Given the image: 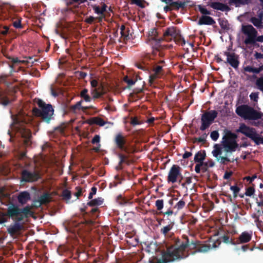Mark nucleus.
Segmentation results:
<instances>
[{"instance_id": "f257e3e1", "label": "nucleus", "mask_w": 263, "mask_h": 263, "mask_svg": "<svg viewBox=\"0 0 263 263\" xmlns=\"http://www.w3.org/2000/svg\"><path fill=\"white\" fill-rule=\"evenodd\" d=\"M183 241L180 239H175L174 244L166 247V250L162 252V258L157 261L149 260V263H168L177 260L184 259L189 256L188 253L185 254V250H196L200 245L199 240H190L187 236H182Z\"/></svg>"}, {"instance_id": "f03ea898", "label": "nucleus", "mask_w": 263, "mask_h": 263, "mask_svg": "<svg viewBox=\"0 0 263 263\" xmlns=\"http://www.w3.org/2000/svg\"><path fill=\"white\" fill-rule=\"evenodd\" d=\"M33 212L31 211V206H25L23 208H20L16 216L12 219L14 221L7 228V232L13 239H17L22 234L24 230V222L22 221L25 218L32 216Z\"/></svg>"}, {"instance_id": "7ed1b4c3", "label": "nucleus", "mask_w": 263, "mask_h": 263, "mask_svg": "<svg viewBox=\"0 0 263 263\" xmlns=\"http://www.w3.org/2000/svg\"><path fill=\"white\" fill-rule=\"evenodd\" d=\"M13 122L11 128L20 133L23 138V144L28 147L31 145L32 134L30 130L26 127V125L29 123V117L23 114H19L12 118Z\"/></svg>"}, {"instance_id": "20e7f679", "label": "nucleus", "mask_w": 263, "mask_h": 263, "mask_svg": "<svg viewBox=\"0 0 263 263\" xmlns=\"http://www.w3.org/2000/svg\"><path fill=\"white\" fill-rule=\"evenodd\" d=\"M36 103L40 108H34L32 110L33 114L41 118L46 123H50L51 120L53 119L54 109L52 106L50 104H46L41 99H38Z\"/></svg>"}, {"instance_id": "39448f33", "label": "nucleus", "mask_w": 263, "mask_h": 263, "mask_svg": "<svg viewBox=\"0 0 263 263\" xmlns=\"http://www.w3.org/2000/svg\"><path fill=\"white\" fill-rule=\"evenodd\" d=\"M224 133L225 135L221 142L224 151L227 153L235 152L239 146V144L236 141L237 135L227 129L224 130Z\"/></svg>"}, {"instance_id": "423d86ee", "label": "nucleus", "mask_w": 263, "mask_h": 263, "mask_svg": "<svg viewBox=\"0 0 263 263\" xmlns=\"http://www.w3.org/2000/svg\"><path fill=\"white\" fill-rule=\"evenodd\" d=\"M241 31L246 35L244 43L247 45L256 46V42L263 43V35L257 36V31L251 25H242Z\"/></svg>"}, {"instance_id": "0eeeda50", "label": "nucleus", "mask_w": 263, "mask_h": 263, "mask_svg": "<svg viewBox=\"0 0 263 263\" xmlns=\"http://www.w3.org/2000/svg\"><path fill=\"white\" fill-rule=\"evenodd\" d=\"M236 113L245 119L256 120L261 119L263 114L247 105H241L236 108Z\"/></svg>"}, {"instance_id": "6e6552de", "label": "nucleus", "mask_w": 263, "mask_h": 263, "mask_svg": "<svg viewBox=\"0 0 263 263\" xmlns=\"http://www.w3.org/2000/svg\"><path fill=\"white\" fill-rule=\"evenodd\" d=\"M236 132L245 135L254 142L257 145L260 144H263V136L258 134L253 127H251L244 123H242L240 125L239 128L236 130Z\"/></svg>"}, {"instance_id": "1a4fd4ad", "label": "nucleus", "mask_w": 263, "mask_h": 263, "mask_svg": "<svg viewBox=\"0 0 263 263\" xmlns=\"http://www.w3.org/2000/svg\"><path fill=\"white\" fill-rule=\"evenodd\" d=\"M40 171L33 167L32 169L25 168L21 173V182L23 183H32L41 179Z\"/></svg>"}, {"instance_id": "9d476101", "label": "nucleus", "mask_w": 263, "mask_h": 263, "mask_svg": "<svg viewBox=\"0 0 263 263\" xmlns=\"http://www.w3.org/2000/svg\"><path fill=\"white\" fill-rule=\"evenodd\" d=\"M114 142L118 149L124 152L126 154L135 153L134 146L127 144L126 138L121 133L116 135L114 139Z\"/></svg>"}, {"instance_id": "9b49d317", "label": "nucleus", "mask_w": 263, "mask_h": 263, "mask_svg": "<svg viewBox=\"0 0 263 263\" xmlns=\"http://www.w3.org/2000/svg\"><path fill=\"white\" fill-rule=\"evenodd\" d=\"M217 115L218 112L215 110L205 111L201 115V125L200 127V129L203 131L208 128L217 118Z\"/></svg>"}, {"instance_id": "f8f14e48", "label": "nucleus", "mask_w": 263, "mask_h": 263, "mask_svg": "<svg viewBox=\"0 0 263 263\" xmlns=\"http://www.w3.org/2000/svg\"><path fill=\"white\" fill-rule=\"evenodd\" d=\"M158 34L157 30L156 28H152L149 31V40L154 41L155 43V45L153 46V54H156V51H159V55L162 57L163 54L162 52H160V50L163 49V46L160 45V43L161 41L165 40V38L161 37L157 39Z\"/></svg>"}, {"instance_id": "ddd939ff", "label": "nucleus", "mask_w": 263, "mask_h": 263, "mask_svg": "<svg viewBox=\"0 0 263 263\" xmlns=\"http://www.w3.org/2000/svg\"><path fill=\"white\" fill-rule=\"evenodd\" d=\"M19 210L20 208L18 205L13 203H10L8 206L6 212L0 213V224L7 222L8 220L6 217H8L11 219L13 218L15 216L17 215Z\"/></svg>"}, {"instance_id": "4468645a", "label": "nucleus", "mask_w": 263, "mask_h": 263, "mask_svg": "<svg viewBox=\"0 0 263 263\" xmlns=\"http://www.w3.org/2000/svg\"><path fill=\"white\" fill-rule=\"evenodd\" d=\"M171 37L174 38V41L178 44L183 46L185 44V41L184 38L178 33L176 32L174 28H168L165 30L163 34V37L165 40H168L166 37Z\"/></svg>"}, {"instance_id": "2eb2a0df", "label": "nucleus", "mask_w": 263, "mask_h": 263, "mask_svg": "<svg viewBox=\"0 0 263 263\" xmlns=\"http://www.w3.org/2000/svg\"><path fill=\"white\" fill-rule=\"evenodd\" d=\"M181 168L178 165L174 164L171 167L167 176V181L173 183L177 181L178 178H180V182L183 177L181 173Z\"/></svg>"}, {"instance_id": "dca6fc26", "label": "nucleus", "mask_w": 263, "mask_h": 263, "mask_svg": "<svg viewBox=\"0 0 263 263\" xmlns=\"http://www.w3.org/2000/svg\"><path fill=\"white\" fill-rule=\"evenodd\" d=\"M153 64L151 65V70L153 73L151 74L149 77L148 83L150 86H152L155 80L161 78L163 74V65H154Z\"/></svg>"}, {"instance_id": "f3484780", "label": "nucleus", "mask_w": 263, "mask_h": 263, "mask_svg": "<svg viewBox=\"0 0 263 263\" xmlns=\"http://www.w3.org/2000/svg\"><path fill=\"white\" fill-rule=\"evenodd\" d=\"M214 149L212 153L216 160L219 161L221 164H226L228 162L231 161L230 159L227 156H221L222 153V147L219 144H215L214 145Z\"/></svg>"}, {"instance_id": "a211bd4d", "label": "nucleus", "mask_w": 263, "mask_h": 263, "mask_svg": "<svg viewBox=\"0 0 263 263\" xmlns=\"http://www.w3.org/2000/svg\"><path fill=\"white\" fill-rule=\"evenodd\" d=\"M256 61L253 62V64L258 66L254 67L252 66H243L242 72L246 74V72H252L255 74H258L263 70V60H255Z\"/></svg>"}, {"instance_id": "6ab92c4d", "label": "nucleus", "mask_w": 263, "mask_h": 263, "mask_svg": "<svg viewBox=\"0 0 263 263\" xmlns=\"http://www.w3.org/2000/svg\"><path fill=\"white\" fill-rule=\"evenodd\" d=\"M153 59L151 56L147 54L141 62H136L135 66L139 69L143 70L146 72H150L151 70V65L153 64L152 63Z\"/></svg>"}, {"instance_id": "aec40b11", "label": "nucleus", "mask_w": 263, "mask_h": 263, "mask_svg": "<svg viewBox=\"0 0 263 263\" xmlns=\"http://www.w3.org/2000/svg\"><path fill=\"white\" fill-rule=\"evenodd\" d=\"M128 154L125 155L121 153L117 154V156L119 159V161L118 165L116 166V170L118 171H121L123 169V164H126L127 165H130L131 161L129 160Z\"/></svg>"}, {"instance_id": "412c9836", "label": "nucleus", "mask_w": 263, "mask_h": 263, "mask_svg": "<svg viewBox=\"0 0 263 263\" xmlns=\"http://www.w3.org/2000/svg\"><path fill=\"white\" fill-rule=\"evenodd\" d=\"M18 202L22 205L27 203L31 199L30 194L28 191H23L18 193L17 196Z\"/></svg>"}, {"instance_id": "4be33fe9", "label": "nucleus", "mask_w": 263, "mask_h": 263, "mask_svg": "<svg viewBox=\"0 0 263 263\" xmlns=\"http://www.w3.org/2000/svg\"><path fill=\"white\" fill-rule=\"evenodd\" d=\"M209 5L214 9L217 10L222 11H229L230 10V8L228 5L220 2H212Z\"/></svg>"}, {"instance_id": "5701e85b", "label": "nucleus", "mask_w": 263, "mask_h": 263, "mask_svg": "<svg viewBox=\"0 0 263 263\" xmlns=\"http://www.w3.org/2000/svg\"><path fill=\"white\" fill-rule=\"evenodd\" d=\"M258 17H252L250 21L251 22L255 27L258 28H262L263 27L262 25V18H263V12L260 11L258 15Z\"/></svg>"}, {"instance_id": "b1692460", "label": "nucleus", "mask_w": 263, "mask_h": 263, "mask_svg": "<svg viewBox=\"0 0 263 263\" xmlns=\"http://www.w3.org/2000/svg\"><path fill=\"white\" fill-rule=\"evenodd\" d=\"M227 61L234 69H237L240 63L238 55L234 52H232V55L230 57L227 58Z\"/></svg>"}, {"instance_id": "393cba45", "label": "nucleus", "mask_w": 263, "mask_h": 263, "mask_svg": "<svg viewBox=\"0 0 263 263\" xmlns=\"http://www.w3.org/2000/svg\"><path fill=\"white\" fill-rule=\"evenodd\" d=\"M214 24H215L214 20L212 17L207 15H202L198 22L199 25H212Z\"/></svg>"}, {"instance_id": "a878e982", "label": "nucleus", "mask_w": 263, "mask_h": 263, "mask_svg": "<svg viewBox=\"0 0 263 263\" xmlns=\"http://www.w3.org/2000/svg\"><path fill=\"white\" fill-rule=\"evenodd\" d=\"M50 194L49 193H44L37 200L38 206H41L42 204H45L49 203L50 201Z\"/></svg>"}, {"instance_id": "bb28decb", "label": "nucleus", "mask_w": 263, "mask_h": 263, "mask_svg": "<svg viewBox=\"0 0 263 263\" xmlns=\"http://www.w3.org/2000/svg\"><path fill=\"white\" fill-rule=\"evenodd\" d=\"M252 238V232H243L239 236V243H244L249 242Z\"/></svg>"}, {"instance_id": "cd10ccee", "label": "nucleus", "mask_w": 263, "mask_h": 263, "mask_svg": "<svg viewBox=\"0 0 263 263\" xmlns=\"http://www.w3.org/2000/svg\"><path fill=\"white\" fill-rule=\"evenodd\" d=\"M206 154L204 150L198 152L195 155L194 161L195 162L203 163V161L205 159Z\"/></svg>"}, {"instance_id": "c85d7f7f", "label": "nucleus", "mask_w": 263, "mask_h": 263, "mask_svg": "<svg viewBox=\"0 0 263 263\" xmlns=\"http://www.w3.org/2000/svg\"><path fill=\"white\" fill-rule=\"evenodd\" d=\"M211 249V246L209 244H202L200 241V245H199L197 250L193 251L192 254H195L197 252H206Z\"/></svg>"}, {"instance_id": "c756f323", "label": "nucleus", "mask_w": 263, "mask_h": 263, "mask_svg": "<svg viewBox=\"0 0 263 263\" xmlns=\"http://www.w3.org/2000/svg\"><path fill=\"white\" fill-rule=\"evenodd\" d=\"M251 0H229L230 5H234L235 7L248 5L251 3Z\"/></svg>"}, {"instance_id": "7c9ffc66", "label": "nucleus", "mask_w": 263, "mask_h": 263, "mask_svg": "<svg viewBox=\"0 0 263 263\" xmlns=\"http://www.w3.org/2000/svg\"><path fill=\"white\" fill-rule=\"evenodd\" d=\"M90 91L94 99L100 98L105 94L104 91H100L97 88H91Z\"/></svg>"}, {"instance_id": "2f4dec72", "label": "nucleus", "mask_w": 263, "mask_h": 263, "mask_svg": "<svg viewBox=\"0 0 263 263\" xmlns=\"http://www.w3.org/2000/svg\"><path fill=\"white\" fill-rule=\"evenodd\" d=\"M174 224V222H171L170 224L163 227L161 229L160 233L162 234L165 237H167L168 232L173 229Z\"/></svg>"}, {"instance_id": "473e14b6", "label": "nucleus", "mask_w": 263, "mask_h": 263, "mask_svg": "<svg viewBox=\"0 0 263 263\" xmlns=\"http://www.w3.org/2000/svg\"><path fill=\"white\" fill-rule=\"evenodd\" d=\"M104 201V199L102 197H98L91 200L87 203V205L90 206L101 205Z\"/></svg>"}, {"instance_id": "72a5a7b5", "label": "nucleus", "mask_w": 263, "mask_h": 263, "mask_svg": "<svg viewBox=\"0 0 263 263\" xmlns=\"http://www.w3.org/2000/svg\"><path fill=\"white\" fill-rule=\"evenodd\" d=\"M82 102H83V101L81 100V101L77 102V103L76 104L72 105L70 107V109L73 111H75L76 110H82L83 111H85V110H87L88 109V107L82 106L81 105Z\"/></svg>"}, {"instance_id": "f704fd0d", "label": "nucleus", "mask_w": 263, "mask_h": 263, "mask_svg": "<svg viewBox=\"0 0 263 263\" xmlns=\"http://www.w3.org/2000/svg\"><path fill=\"white\" fill-rule=\"evenodd\" d=\"M91 123L98 125L100 126L105 125L107 122L104 121L102 118L99 117H95L92 119Z\"/></svg>"}, {"instance_id": "c9c22d12", "label": "nucleus", "mask_w": 263, "mask_h": 263, "mask_svg": "<svg viewBox=\"0 0 263 263\" xmlns=\"http://www.w3.org/2000/svg\"><path fill=\"white\" fill-rule=\"evenodd\" d=\"M185 4L182 2H173L170 4V6L173 7L176 10H179V8H183Z\"/></svg>"}, {"instance_id": "e433bc0d", "label": "nucleus", "mask_w": 263, "mask_h": 263, "mask_svg": "<svg viewBox=\"0 0 263 263\" xmlns=\"http://www.w3.org/2000/svg\"><path fill=\"white\" fill-rule=\"evenodd\" d=\"M7 58L11 61V62L13 64H27L28 63H30V62L28 60H20L17 58H13L11 57H8Z\"/></svg>"}, {"instance_id": "4c0bfd02", "label": "nucleus", "mask_w": 263, "mask_h": 263, "mask_svg": "<svg viewBox=\"0 0 263 263\" xmlns=\"http://www.w3.org/2000/svg\"><path fill=\"white\" fill-rule=\"evenodd\" d=\"M263 215V208H260L257 210V213L253 215V217L255 219V222L258 223L259 221V217Z\"/></svg>"}, {"instance_id": "58836bf2", "label": "nucleus", "mask_w": 263, "mask_h": 263, "mask_svg": "<svg viewBox=\"0 0 263 263\" xmlns=\"http://www.w3.org/2000/svg\"><path fill=\"white\" fill-rule=\"evenodd\" d=\"M62 196L63 199L69 200L71 197L70 191L67 189L63 190L62 193Z\"/></svg>"}, {"instance_id": "ea45409f", "label": "nucleus", "mask_w": 263, "mask_h": 263, "mask_svg": "<svg viewBox=\"0 0 263 263\" xmlns=\"http://www.w3.org/2000/svg\"><path fill=\"white\" fill-rule=\"evenodd\" d=\"M219 24L221 28L223 29H229V23L227 20L219 18L218 20Z\"/></svg>"}, {"instance_id": "a19ab883", "label": "nucleus", "mask_w": 263, "mask_h": 263, "mask_svg": "<svg viewBox=\"0 0 263 263\" xmlns=\"http://www.w3.org/2000/svg\"><path fill=\"white\" fill-rule=\"evenodd\" d=\"M220 239L226 243L235 244L232 239L230 238V236L228 235H223L220 237Z\"/></svg>"}, {"instance_id": "79ce46f5", "label": "nucleus", "mask_w": 263, "mask_h": 263, "mask_svg": "<svg viewBox=\"0 0 263 263\" xmlns=\"http://www.w3.org/2000/svg\"><path fill=\"white\" fill-rule=\"evenodd\" d=\"M256 85L257 88L263 92V77L257 79Z\"/></svg>"}, {"instance_id": "37998d69", "label": "nucleus", "mask_w": 263, "mask_h": 263, "mask_svg": "<svg viewBox=\"0 0 263 263\" xmlns=\"http://www.w3.org/2000/svg\"><path fill=\"white\" fill-rule=\"evenodd\" d=\"M206 137L207 134L204 133L198 138H195L194 139V142H198L199 143H204L206 141Z\"/></svg>"}, {"instance_id": "c03bdc74", "label": "nucleus", "mask_w": 263, "mask_h": 263, "mask_svg": "<svg viewBox=\"0 0 263 263\" xmlns=\"http://www.w3.org/2000/svg\"><path fill=\"white\" fill-rule=\"evenodd\" d=\"M198 10L201 13L205 15L211 14V12L208 10L204 6L201 5H198L197 6Z\"/></svg>"}, {"instance_id": "a18cd8bd", "label": "nucleus", "mask_w": 263, "mask_h": 263, "mask_svg": "<svg viewBox=\"0 0 263 263\" xmlns=\"http://www.w3.org/2000/svg\"><path fill=\"white\" fill-rule=\"evenodd\" d=\"M116 200L120 205H125L127 203V200L125 199L121 195H119L117 197Z\"/></svg>"}, {"instance_id": "49530a36", "label": "nucleus", "mask_w": 263, "mask_h": 263, "mask_svg": "<svg viewBox=\"0 0 263 263\" xmlns=\"http://www.w3.org/2000/svg\"><path fill=\"white\" fill-rule=\"evenodd\" d=\"M124 81L127 84L128 87L134 85L136 82L135 81L132 79H129L127 76L124 78Z\"/></svg>"}, {"instance_id": "de8ad7c7", "label": "nucleus", "mask_w": 263, "mask_h": 263, "mask_svg": "<svg viewBox=\"0 0 263 263\" xmlns=\"http://www.w3.org/2000/svg\"><path fill=\"white\" fill-rule=\"evenodd\" d=\"M185 205V202L183 199L179 201L175 205V208H177V210L182 209Z\"/></svg>"}, {"instance_id": "09e8293b", "label": "nucleus", "mask_w": 263, "mask_h": 263, "mask_svg": "<svg viewBox=\"0 0 263 263\" xmlns=\"http://www.w3.org/2000/svg\"><path fill=\"white\" fill-rule=\"evenodd\" d=\"M255 192V189L253 186H250L246 189L245 195L247 196H251L254 194Z\"/></svg>"}, {"instance_id": "8fccbe9b", "label": "nucleus", "mask_w": 263, "mask_h": 263, "mask_svg": "<svg viewBox=\"0 0 263 263\" xmlns=\"http://www.w3.org/2000/svg\"><path fill=\"white\" fill-rule=\"evenodd\" d=\"M230 190L233 192L234 197L236 198L240 191V188L237 185L231 186Z\"/></svg>"}, {"instance_id": "3c124183", "label": "nucleus", "mask_w": 263, "mask_h": 263, "mask_svg": "<svg viewBox=\"0 0 263 263\" xmlns=\"http://www.w3.org/2000/svg\"><path fill=\"white\" fill-rule=\"evenodd\" d=\"M155 204L157 210L160 211L163 208V200L162 199H158L156 200Z\"/></svg>"}, {"instance_id": "603ef678", "label": "nucleus", "mask_w": 263, "mask_h": 263, "mask_svg": "<svg viewBox=\"0 0 263 263\" xmlns=\"http://www.w3.org/2000/svg\"><path fill=\"white\" fill-rule=\"evenodd\" d=\"M211 139L213 140L216 141L219 138V134L217 130L213 131L211 133L210 135Z\"/></svg>"}, {"instance_id": "864d4df0", "label": "nucleus", "mask_w": 263, "mask_h": 263, "mask_svg": "<svg viewBox=\"0 0 263 263\" xmlns=\"http://www.w3.org/2000/svg\"><path fill=\"white\" fill-rule=\"evenodd\" d=\"M107 6L106 4L103 3L102 8L101 9V11L102 13V16L99 17V22L102 21L103 17H105L104 12L106 11Z\"/></svg>"}, {"instance_id": "5fc2aeb1", "label": "nucleus", "mask_w": 263, "mask_h": 263, "mask_svg": "<svg viewBox=\"0 0 263 263\" xmlns=\"http://www.w3.org/2000/svg\"><path fill=\"white\" fill-rule=\"evenodd\" d=\"M97 190V188L95 186H93L91 189V191L89 193V196H88L89 199H91L92 198L93 196L96 194Z\"/></svg>"}, {"instance_id": "6e6d98bb", "label": "nucleus", "mask_w": 263, "mask_h": 263, "mask_svg": "<svg viewBox=\"0 0 263 263\" xmlns=\"http://www.w3.org/2000/svg\"><path fill=\"white\" fill-rule=\"evenodd\" d=\"M90 85L91 88H97V87L99 85V83L98 81L96 79H92L90 81Z\"/></svg>"}, {"instance_id": "4d7b16f0", "label": "nucleus", "mask_w": 263, "mask_h": 263, "mask_svg": "<svg viewBox=\"0 0 263 263\" xmlns=\"http://www.w3.org/2000/svg\"><path fill=\"white\" fill-rule=\"evenodd\" d=\"M92 8L96 13L99 15H101L102 16V13L99 6L95 5L92 6Z\"/></svg>"}, {"instance_id": "13d9d810", "label": "nucleus", "mask_w": 263, "mask_h": 263, "mask_svg": "<svg viewBox=\"0 0 263 263\" xmlns=\"http://www.w3.org/2000/svg\"><path fill=\"white\" fill-rule=\"evenodd\" d=\"M100 137L98 135H96L91 140V143L93 144H97V143H98V144H100Z\"/></svg>"}, {"instance_id": "bf43d9fd", "label": "nucleus", "mask_w": 263, "mask_h": 263, "mask_svg": "<svg viewBox=\"0 0 263 263\" xmlns=\"http://www.w3.org/2000/svg\"><path fill=\"white\" fill-rule=\"evenodd\" d=\"M13 26L16 28H22V25L21 24V21L17 20L13 22Z\"/></svg>"}, {"instance_id": "052dcab7", "label": "nucleus", "mask_w": 263, "mask_h": 263, "mask_svg": "<svg viewBox=\"0 0 263 263\" xmlns=\"http://www.w3.org/2000/svg\"><path fill=\"white\" fill-rule=\"evenodd\" d=\"M130 124L133 126H135L140 124V122L139 121L137 117H132L130 119Z\"/></svg>"}, {"instance_id": "680f3d73", "label": "nucleus", "mask_w": 263, "mask_h": 263, "mask_svg": "<svg viewBox=\"0 0 263 263\" xmlns=\"http://www.w3.org/2000/svg\"><path fill=\"white\" fill-rule=\"evenodd\" d=\"M250 98L251 100H253L254 101H257L258 98V92H252L250 95Z\"/></svg>"}, {"instance_id": "e2e57ef3", "label": "nucleus", "mask_w": 263, "mask_h": 263, "mask_svg": "<svg viewBox=\"0 0 263 263\" xmlns=\"http://www.w3.org/2000/svg\"><path fill=\"white\" fill-rule=\"evenodd\" d=\"M257 178L256 175H254L252 177L250 176H246L243 178V180H246L247 181H249L250 183H251L254 180Z\"/></svg>"}, {"instance_id": "0e129e2a", "label": "nucleus", "mask_w": 263, "mask_h": 263, "mask_svg": "<svg viewBox=\"0 0 263 263\" xmlns=\"http://www.w3.org/2000/svg\"><path fill=\"white\" fill-rule=\"evenodd\" d=\"M255 60H263V54L260 52H255L254 54Z\"/></svg>"}, {"instance_id": "69168bd1", "label": "nucleus", "mask_w": 263, "mask_h": 263, "mask_svg": "<svg viewBox=\"0 0 263 263\" xmlns=\"http://www.w3.org/2000/svg\"><path fill=\"white\" fill-rule=\"evenodd\" d=\"M204 164L203 163H199L196 164L195 167V171L197 173H200L201 171V166Z\"/></svg>"}, {"instance_id": "338daca9", "label": "nucleus", "mask_w": 263, "mask_h": 263, "mask_svg": "<svg viewBox=\"0 0 263 263\" xmlns=\"http://www.w3.org/2000/svg\"><path fill=\"white\" fill-rule=\"evenodd\" d=\"M233 172L232 171H226L224 173V176H223V179H229L231 176L232 175Z\"/></svg>"}, {"instance_id": "774afa93", "label": "nucleus", "mask_w": 263, "mask_h": 263, "mask_svg": "<svg viewBox=\"0 0 263 263\" xmlns=\"http://www.w3.org/2000/svg\"><path fill=\"white\" fill-rule=\"evenodd\" d=\"M261 120L257 122H254L252 124L253 125L256 126H261L263 127V117H261Z\"/></svg>"}]
</instances>
